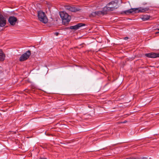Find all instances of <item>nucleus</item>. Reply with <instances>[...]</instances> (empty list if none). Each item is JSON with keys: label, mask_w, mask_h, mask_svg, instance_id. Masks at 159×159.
<instances>
[{"label": "nucleus", "mask_w": 159, "mask_h": 159, "mask_svg": "<svg viewBox=\"0 0 159 159\" xmlns=\"http://www.w3.org/2000/svg\"><path fill=\"white\" fill-rule=\"evenodd\" d=\"M6 24V18L4 17L2 15H0V26L4 27Z\"/></svg>", "instance_id": "obj_8"}, {"label": "nucleus", "mask_w": 159, "mask_h": 159, "mask_svg": "<svg viewBox=\"0 0 159 159\" xmlns=\"http://www.w3.org/2000/svg\"><path fill=\"white\" fill-rule=\"evenodd\" d=\"M142 159H147V158L146 157H143L142 158Z\"/></svg>", "instance_id": "obj_17"}, {"label": "nucleus", "mask_w": 159, "mask_h": 159, "mask_svg": "<svg viewBox=\"0 0 159 159\" xmlns=\"http://www.w3.org/2000/svg\"><path fill=\"white\" fill-rule=\"evenodd\" d=\"M17 18L14 16H10L9 18L8 21L10 24L11 25H14L17 21Z\"/></svg>", "instance_id": "obj_7"}, {"label": "nucleus", "mask_w": 159, "mask_h": 159, "mask_svg": "<svg viewBox=\"0 0 159 159\" xmlns=\"http://www.w3.org/2000/svg\"><path fill=\"white\" fill-rule=\"evenodd\" d=\"M113 4H116L115 3L114 1H112L109 3L106 7L103 8V10L104 12H105V14H107V11H113L116 8L115 7V6H110L111 5Z\"/></svg>", "instance_id": "obj_4"}, {"label": "nucleus", "mask_w": 159, "mask_h": 159, "mask_svg": "<svg viewBox=\"0 0 159 159\" xmlns=\"http://www.w3.org/2000/svg\"><path fill=\"white\" fill-rule=\"evenodd\" d=\"M96 12L97 16H100L101 15H105V12H104L103 9L102 11H96Z\"/></svg>", "instance_id": "obj_13"}, {"label": "nucleus", "mask_w": 159, "mask_h": 159, "mask_svg": "<svg viewBox=\"0 0 159 159\" xmlns=\"http://www.w3.org/2000/svg\"><path fill=\"white\" fill-rule=\"evenodd\" d=\"M145 56L147 57L155 58L156 57H159V53H155L154 52H151L145 54Z\"/></svg>", "instance_id": "obj_9"}, {"label": "nucleus", "mask_w": 159, "mask_h": 159, "mask_svg": "<svg viewBox=\"0 0 159 159\" xmlns=\"http://www.w3.org/2000/svg\"><path fill=\"white\" fill-rule=\"evenodd\" d=\"M125 122H126L125 121H124V123H125Z\"/></svg>", "instance_id": "obj_20"}, {"label": "nucleus", "mask_w": 159, "mask_h": 159, "mask_svg": "<svg viewBox=\"0 0 159 159\" xmlns=\"http://www.w3.org/2000/svg\"><path fill=\"white\" fill-rule=\"evenodd\" d=\"M65 8L66 9L69 10V11L75 12L80 10V8L78 7H76L73 6H66L65 7Z\"/></svg>", "instance_id": "obj_6"}, {"label": "nucleus", "mask_w": 159, "mask_h": 159, "mask_svg": "<svg viewBox=\"0 0 159 159\" xmlns=\"http://www.w3.org/2000/svg\"><path fill=\"white\" fill-rule=\"evenodd\" d=\"M150 17V16L145 15L142 16L141 18L143 21H145L149 20Z\"/></svg>", "instance_id": "obj_11"}, {"label": "nucleus", "mask_w": 159, "mask_h": 159, "mask_svg": "<svg viewBox=\"0 0 159 159\" xmlns=\"http://www.w3.org/2000/svg\"><path fill=\"white\" fill-rule=\"evenodd\" d=\"M5 55L2 50H0V61H3L5 59Z\"/></svg>", "instance_id": "obj_12"}, {"label": "nucleus", "mask_w": 159, "mask_h": 159, "mask_svg": "<svg viewBox=\"0 0 159 159\" xmlns=\"http://www.w3.org/2000/svg\"><path fill=\"white\" fill-rule=\"evenodd\" d=\"M159 33V32H157L156 33V34H157V33Z\"/></svg>", "instance_id": "obj_19"}, {"label": "nucleus", "mask_w": 159, "mask_h": 159, "mask_svg": "<svg viewBox=\"0 0 159 159\" xmlns=\"http://www.w3.org/2000/svg\"><path fill=\"white\" fill-rule=\"evenodd\" d=\"M30 55L31 51L30 50H28L20 56V61H22L26 60L29 57Z\"/></svg>", "instance_id": "obj_5"}, {"label": "nucleus", "mask_w": 159, "mask_h": 159, "mask_svg": "<svg viewBox=\"0 0 159 159\" xmlns=\"http://www.w3.org/2000/svg\"><path fill=\"white\" fill-rule=\"evenodd\" d=\"M157 30H159V28Z\"/></svg>", "instance_id": "obj_22"}, {"label": "nucleus", "mask_w": 159, "mask_h": 159, "mask_svg": "<svg viewBox=\"0 0 159 159\" xmlns=\"http://www.w3.org/2000/svg\"><path fill=\"white\" fill-rule=\"evenodd\" d=\"M97 16L96 11L92 12L89 15L90 17H93Z\"/></svg>", "instance_id": "obj_14"}, {"label": "nucleus", "mask_w": 159, "mask_h": 159, "mask_svg": "<svg viewBox=\"0 0 159 159\" xmlns=\"http://www.w3.org/2000/svg\"><path fill=\"white\" fill-rule=\"evenodd\" d=\"M129 159H130V158H129ZM126 159H129V158H126Z\"/></svg>", "instance_id": "obj_21"}, {"label": "nucleus", "mask_w": 159, "mask_h": 159, "mask_svg": "<svg viewBox=\"0 0 159 159\" xmlns=\"http://www.w3.org/2000/svg\"><path fill=\"white\" fill-rule=\"evenodd\" d=\"M129 39L128 37H125L124 38V39L126 40H127Z\"/></svg>", "instance_id": "obj_16"}, {"label": "nucleus", "mask_w": 159, "mask_h": 159, "mask_svg": "<svg viewBox=\"0 0 159 159\" xmlns=\"http://www.w3.org/2000/svg\"><path fill=\"white\" fill-rule=\"evenodd\" d=\"M114 4H111V5H110V6H111V7L113 6H114Z\"/></svg>", "instance_id": "obj_18"}, {"label": "nucleus", "mask_w": 159, "mask_h": 159, "mask_svg": "<svg viewBox=\"0 0 159 159\" xmlns=\"http://www.w3.org/2000/svg\"><path fill=\"white\" fill-rule=\"evenodd\" d=\"M38 18L39 20L44 23L48 22V19L44 12L39 11L38 12Z\"/></svg>", "instance_id": "obj_3"}, {"label": "nucleus", "mask_w": 159, "mask_h": 159, "mask_svg": "<svg viewBox=\"0 0 159 159\" xmlns=\"http://www.w3.org/2000/svg\"><path fill=\"white\" fill-rule=\"evenodd\" d=\"M149 9L148 7L142 8L140 7L137 8H133L122 11L121 12V14H128L133 12H134L135 13L144 12L146 11H148Z\"/></svg>", "instance_id": "obj_1"}, {"label": "nucleus", "mask_w": 159, "mask_h": 159, "mask_svg": "<svg viewBox=\"0 0 159 159\" xmlns=\"http://www.w3.org/2000/svg\"><path fill=\"white\" fill-rule=\"evenodd\" d=\"M54 34L56 35V36H57L59 34V33L58 32H55L54 33Z\"/></svg>", "instance_id": "obj_15"}, {"label": "nucleus", "mask_w": 159, "mask_h": 159, "mask_svg": "<svg viewBox=\"0 0 159 159\" xmlns=\"http://www.w3.org/2000/svg\"><path fill=\"white\" fill-rule=\"evenodd\" d=\"M85 25V24H84L80 23L74 26H70V29L76 30L79 29L80 27Z\"/></svg>", "instance_id": "obj_10"}, {"label": "nucleus", "mask_w": 159, "mask_h": 159, "mask_svg": "<svg viewBox=\"0 0 159 159\" xmlns=\"http://www.w3.org/2000/svg\"><path fill=\"white\" fill-rule=\"evenodd\" d=\"M61 17L63 23L64 25L67 24L70 21L71 17L65 11H61L59 12Z\"/></svg>", "instance_id": "obj_2"}]
</instances>
